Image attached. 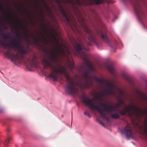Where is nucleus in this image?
Here are the masks:
<instances>
[{
  "instance_id": "nucleus-1",
  "label": "nucleus",
  "mask_w": 147,
  "mask_h": 147,
  "mask_svg": "<svg viewBox=\"0 0 147 147\" xmlns=\"http://www.w3.org/2000/svg\"><path fill=\"white\" fill-rule=\"evenodd\" d=\"M54 34L51 32L52 38L56 43L55 49L54 52L50 51V54L47 57L42 60V63L45 68H49L51 71L49 74L48 77L52 78L54 81L57 80L59 78V74H63L66 79L67 84L65 86V91L66 93L70 94L77 93L80 87L82 89L84 88H89L93 85L91 79L92 77L91 73L94 71V69L92 65L88 60L89 54L85 52L88 51L89 49L87 46L88 45H92V42L98 45L96 41V38L92 32H85L86 36L88 37L90 42H87L84 37L79 39L77 40L74 39V45L76 51L80 54L81 58L84 61L87 66L83 71V79L84 81L82 84L78 82L74 81L73 78H71L69 74L67 72L66 67L56 62L57 56L60 55L62 57H67L70 54V52L68 48L64 44H60L59 40L58 39L59 35L57 32H53Z\"/></svg>"
},
{
  "instance_id": "nucleus-2",
  "label": "nucleus",
  "mask_w": 147,
  "mask_h": 147,
  "mask_svg": "<svg viewBox=\"0 0 147 147\" xmlns=\"http://www.w3.org/2000/svg\"><path fill=\"white\" fill-rule=\"evenodd\" d=\"M0 37V46L4 49H8L5 51L4 54L7 56L11 57L12 60L16 61L20 59H23L24 55L30 51L28 47H24L20 44L19 40L15 38L7 42L9 38V34L3 33Z\"/></svg>"
},
{
  "instance_id": "nucleus-3",
  "label": "nucleus",
  "mask_w": 147,
  "mask_h": 147,
  "mask_svg": "<svg viewBox=\"0 0 147 147\" xmlns=\"http://www.w3.org/2000/svg\"><path fill=\"white\" fill-rule=\"evenodd\" d=\"M82 102L86 106L89 107L92 110L97 111L103 118L108 121L109 117L107 116L105 112L112 113L115 110L114 107L111 106L100 103L99 106L97 105V102H92V100L84 95L82 96Z\"/></svg>"
},
{
  "instance_id": "nucleus-4",
  "label": "nucleus",
  "mask_w": 147,
  "mask_h": 147,
  "mask_svg": "<svg viewBox=\"0 0 147 147\" xmlns=\"http://www.w3.org/2000/svg\"><path fill=\"white\" fill-rule=\"evenodd\" d=\"M144 98L147 100V96H144ZM119 113L122 115H125L127 113L130 116H132L135 113L138 116H142L145 114L147 115V109L144 112L139 106L131 105L128 107H125L124 109L119 111Z\"/></svg>"
},
{
  "instance_id": "nucleus-5",
  "label": "nucleus",
  "mask_w": 147,
  "mask_h": 147,
  "mask_svg": "<svg viewBox=\"0 0 147 147\" xmlns=\"http://www.w3.org/2000/svg\"><path fill=\"white\" fill-rule=\"evenodd\" d=\"M105 86L106 88L104 91L106 95H112L117 96L116 92L114 90V89L117 91L119 98H120L121 96L124 94L123 92L120 89L115 86L112 82L107 81L105 84Z\"/></svg>"
},
{
  "instance_id": "nucleus-6",
  "label": "nucleus",
  "mask_w": 147,
  "mask_h": 147,
  "mask_svg": "<svg viewBox=\"0 0 147 147\" xmlns=\"http://www.w3.org/2000/svg\"><path fill=\"white\" fill-rule=\"evenodd\" d=\"M60 9L62 15L66 21V24L69 26L74 32H77L81 34V32L77 27V24L75 20L70 19L69 16L67 14L65 9L62 6H60Z\"/></svg>"
},
{
  "instance_id": "nucleus-7",
  "label": "nucleus",
  "mask_w": 147,
  "mask_h": 147,
  "mask_svg": "<svg viewBox=\"0 0 147 147\" xmlns=\"http://www.w3.org/2000/svg\"><path fill=\"white\" fill-rule=\"evenodd\" d=\"M133 5L138 17L140 20H141L143 18L145 17V13L141 4L140 2L136 1Z\"/></svg>"
},
{
  "instance_id": "nucleus-8",
  "label": "nucleus",
  "mask_w": 147,
  "mask_h": 147,
  "mask_svg": "<svg viewBox=\"0 0 147 147\" xmlns=\"http://www.w3.org/2000/svg\"><path fill=\"white\" fill-rule=\"evenodd\" d=\"M25 63L27 65L31 67H36L37 66V57L34 55L32 58H27L25 61Z\"/></svg>"
},
{
  "instance_id": "nucleus-9",
  "label": "nucleus",
  "mask_w": 147,
  "mask_h": 147,
  "mask_svg": "<svg viewBox=\"0 0 147 147\" xmlns=\"http://www.w3.org/2000/svg\"><path fill=\"white\" fill-rule=\"evenodd\" d=\"M121 133L125 135L127 138L131 137L132 136V132L131 127L129 125H127L124 128L121 129Z\"/></svg>"
},
{
  "instance_id": "nucleus-10",
  "label": "nucleus",
  "mask_w": 147,
  "mask_h": 147,
  "mask_svg": "<svg viewBox=\"0 0 147 147\" xmlns=\"http://www.w3.org/2000/svg\"><path fill=\"white\" fill-rule=\"evenodd\" d=\"M98 34L100 36L102 39L107 43L109 46L111 47V46L110 44V41L109 40L106 34V32H103L102 30H100L97 31Z\"/></svg>"
},
{
  "instance_id": "nucleus-11",
  "label": "nucleus",
  "mask_w": 147,
  "mask_h": 147,
  "mask_svg": "<svg viewBox=\"0 0 147 147\" xmlns=\"http://www.w3.org/2000/svg\"><path fill=\"white\" fill-rule=\"evenodd\" d=\"M16 20L19 25L21 27L23 28L24 30L25 31L24 34L27 37H28L29 35V32L28 29L26 27L24 26L22 22L18 19V18H16Z\"/></svg>"
},
{
  "instance_id": "nucleus-12",
  "label": "nucleus",
  "mask_w": 147,
  "mask_h": 147,
  "mask_svg": "<svg viewBox=\"0 0 147 147\" xmlns=\"http://www.w3.org/2000/svg\"><path fill=\"white\" fill-rule=\"evenodd\" d=\"M122 76L123 78L127 82L129 83H132V81L129 76L127 74L125 73H123L122 74Z\"/></svg>"
},
{
  "instance_id": "nucleus-13",
  "label": "nucleus",
  "mask_w": 147,
  "mask_h": 147,
  "mask_svg": "<svg viewBox=\"0 0 147 147\" xmlns=\"http://www.w3.org/2000/svg\"><path fill=\"white\" fill-rule=\"evenodd\" d=\"M90 4L92 5L93 4H99L102 3L104 0H90Z\"/></svg>"
},
{
  "instance_id": "nucleus-14",
  "label": "nucleus",
  "mask_w": 147,
  "mask_h": 147,
  "mask_svg": "<svg viewBox=\"0 0 147 147\" xmlns=\"http://www.w3.org/2000/svg\"><path fill=\"white\" fill-rule=\"evenodd\" d=\"M107 68L112 75H115V70L112 65H107Z\"/></svg>"
},
{
  "instance_id": "nucleus-15",
  "label": "nucleus",
  "mask_w": 147,
  "mask_h": 147,
  "mask_svg": "<svg viewBox=\"0 0 147 147\" xmlns=\"http://www.w3.org/2000/svg\"><path fill=\"white\" fill-rule=\"evenodd\" d=\"M123 101L121 100H120L119 101V102L118 103H116L115 104V107H113L115 108V110L114 111H117V109H118L119 107L120 106L121 104H123Z\"/></svg>"
},
{
  "instance_id": "nucleus-16",
  "label": "nucleus",
  "mask_w": 147,
  "mask_h": 147,
  "mask_svg": "<svg viewBox=\"0 0 147 147\" xmlns=\"http://www.w3.org/2000/svg\"><path fill=\"white\" fill-rule=\"evenodd\" d=\"M92 77L96 81L101 83L103 84L104 82L103 79L101 78H98L95 76H94Z\"/></svg>"
},
{
  "instance_id": "nucleus-17",
  "label": "nucleus",
  "mask_w": 147,
  "mask_h": 147,
  "mask_svg": "<svg viewBox=\"0 0 147 147\" xmlns=\"http://www.w3.org/2000/svg\"><path fill=\"white\" fill-rule=\"evenodd\" d=\"M104 96V94L102 93H96L95 95V97L97 99H101L102 96Z\"/></svg>"
},
{
  "instance_id": "nucleus-18",
  "label": "nucleus",
  "mask_w": 147,
  "mask_h": 147,
  "mask_svg": "<svg viewBox=\"0 0 147 147\" xmlns=\"http://www.w3.org/2000/svg\"><path fill=\"white\" fill-rule=\"evenodd\" d=\"M111 116L112 118L115 119H117L119 117V115L116 112L111 114Z\"/></svg>"
},
{
  "instance_id": "nucleus-19",
  "label": "nucleus",
  "mask_w": 147,
  "mask_h": 147,
  "mask_svg": "<svg viewBox=\"0 0 147 147\" xmlns=\"http://www.w3.org/2000/svg\"><path fill=\"white\" fill-rule=\"evenodd\" d=\"M31 37L33 38L35 44L38 45V40L36 38L33 34H32Z\"/></svg>"
},
{
  "instance_id": "nucleus-20",
  "label": "nucleus",
  "mask_w": 147,
  "mask_h": 147,
  "mask_svg": "<svg viewBox=\"0 0 147 147\" xmlns=\"http://www.w3.org/2000/svg\"><path fill=\"white\" fill-rule=\"evenodd\" d=\"M69 67L71 70H72L74 67V63L73 62L69 61Z\"/></svg>"
},
{
  "instance_id": "nucleus-21",
  "label": "nucleus",
  "mask_w": 147,
  "mask_h": 147,
  "mask_svg": "<svg viewBox=\"0 0 147 147\" xmlns=\"http://www.w3.org/2000/svg\"><path fill=\"white\" fill-rule=\"evenodd\" d=\"M42 27L43 29V31L44 32L47 34V35H48V32L46 28H47V26L45 25H44L43 24L42 25Z\"/></svg>"
},
{
  "instance_id": "nucleus-22",
  "label": "nucleus",
  "mask_w": 147,
  "mask_h": 147,
  "mask_svg": "<svg viewBox=\"0 0 147 147\" xmlns=\"http://www.w3.org/2000/svg\"><path fill=\"white\" fill-rule=\"evenodd\" d=\"M14 26L16 28V30L17 31V37H18V38H19V39H20L21 38V37H20V34H19V29H18V27H17V26L16 24H14Z\"/></svg>"
},
{
  "instance_id": "nucleus-23",
  "label": "nucleus",
  "mask_w": 147,
  "mask_h": 147,
  "mask_svg": "<svg viewBox=\"0 0 147 147\" xmlns=\"http://www.w3.org/2000/svg\"><path fill=\"white\" fill-rule=\"evenodd\" d=\"M12 16V15L11 14H10L9 15V16L8 17H7V18H2V19L3 20H4L7 21V22H10L9 21L10 19H12L11 17Z\"/></svg>"
},
{
  "instance_id": "nucleus-24",
  "label": "nucleus",
  "mask_w": 147,
  "mask_h": 147,
  "mask_svg": "<svg viewBox=\"0 0 147 147\" xmlns=\"http://www.w3.org/2000/svg\"><path fill=\"white\" fill-rule=\"evenodd\" d=\"M12 140V138L11 136H9L5 140V144L6 146L8 144L9 142Z\"/></svg>"
},
{
  "instance_id": "nucleus-25",
  "label": "nucleus",
  "mask_w": 147,
  "mask_h": 147,
  "mask_svg": "<svg viewBox=\"0 0 147 147\" xmlns=\"http://www.w3.org/2000/svg\"><path fill=\"white\" fill-rule=\"evenodd\" d=\"M41 35H42V40L44 41H47V38L45 36L44 34L42 32L41 33Z\"/></svg>"
},
{
  "instance_id": "nucleus-26",
  "label": "nucleus",
  "mask_w": 147,
  "mask_h": 147,
  "mask_svg": "<svg viewBox=\"0 0 147 147\" xmlns=\"http://www.w3.org/2000/svg\"><path fill=\"white\" fill-rule=\"evenodd\" d=\"M144 131L147 136V123H146L144 129Z\"/></svg>"
},
{
  "instance_id": "nucleus-27",
  "label": "nucleus",
  "mask_w": 147,
  "mask_h": 147,
  "mask_svg": "<svg viewBox=\"0 0 147 147\" xmlns=\"http://www.w3.org/2000/svg\"><path fill=\"white\" fill-rule=\"evenodd\" d=\"M96 21H97V22H98V23L99 24H101V25L102 26L104 25V24H103V23H102L101 20H100V19L98 17V20H97L96 19Z\"/></svg>"
},
{
  "instance_id": "nucleus-28",
  "label": "nucleus",
  "mask_w": 147,
  "mask_h": 147,
  "mask_svg": "<svg viewBox=\"0 0 147 147\" xmlns=\"http://www.w3.org/2000/svg\"><path fill=\"white\" fill-rule=\"evenodd\" d=\"M84 114L85 115H87L88 117H91V116L90 115V114L89 112L87 111H86L84 112Z\"/></svg>"
},
{
  "instance_id": "nucleus-29",
  "label": "nucleus",
  "mask_w": 147,
  "mask_h": 147,
  "mask_svg": "<svg viewBox=\"0 0 147 147\" xmlns=\"http://www.w3.org/2000/svg\"><path fill=\"white\" fill-rule=\"evenodd\" d=\"M97 121L98 122V123L101 124L102 126H103L104 127L105 126V125L99 119H97Z\"/></svg>"
},
{
  "instance_id": "nucleus-30",
  "label": "nucleus",
  "mask_w": 147,
  "mask_h": 147,
  "mask_svg": "<svg viewBox=\"0 0 147 147\" xmlns=\"http://www.w3.org/2000/svg\"><path fill=\"white\" fill-rule=\"evenodd\" d=\"M77 2L80 6L82 5V3L79 0H78Z\"/></svg>"
},
{
  "instance_id": "nucleus-31",
  "label": "nucleus",
  "mask_w": 147,
  "mask_h": 147,
  "mask_svg": "<svg viewBox=\"0 0 147 147\" xmlns=\"http://www.w3.org/2000/svg\"><path fill=\"white\" fill-rule=\"evenodd\" d=\"M22 6L23 7L24 9L25 10V11H26V13L27 14H28V12H27V10H26L25 8L24 7V5H22Z\"/></svg>"
},
{
  "instance_id": "nucleus-32",
  "label": "nucleus",
  "mask_w": 147,
  "mask_h": 147,
  "mask_svg": "<svg viewBox=\"0 0 147 147\" xmlns=\"http://www.w3.org/2000/svg\"><path fill=\"white\" fill-rule=\"evenodd\" d=\"M3 111V109H0V112L2 113V112Z\"/></svg>"
},
{
  "instance_id": "nucleus-33",
  "label": "nucleus",
  "mask_w": 147,
  "mask_h": 147,
  "mask_svg": "<svg viewBox=\"0 0 147 147\" xmlns=\"http://www.w3.org/2000/svg\"><path fill=\"white\" fill-rule=\"evenodd\" d=\"M7 131H8V132H9L10 131V129L9 128H8L7 129Z\"/></svg>"
},
{
  "instance_id": "nucleus-34",
  "label": "nucleus",
  "mask_w": 147,
  "mask_h": 147,
  "mask_svg": "<svg viewBox=\"0 0 147 147\" xmlns=\"http://www.w3.org/2000/svg\"><path fill=\"white\" fill-rule=\"evenodd\" d=\"M38 38L39 40H41V37L40 36H38Z\"/></svg>"
},
{
  "instance_id": "nucleus-35",
  "label": "nucleus",
  "mask_w": 147,
  "mask_h": 147,
  "mask_svg": "<svg viewBox=\"0 0 147 147\" xmlns=\"http://www.w3.org/2000/svg\"><path fill=\"white\" fill-rule=\"evenodd\" d=\"M43 2L44 3V4H45V5L47 6V5L45 3V2L44 1V0H43Z\"/></svg>"
},
{
  "instance_id": "nucleus-36",
  "label": "nucleus",
  "mask_w": 147,
  "mask_h": 147,
  "mask_svg": "<svg viewBox=\"0 0 147 147\" xmlns=\"http://www.w3.org/2000/svg\"><path fill=\"white\" fill-rule=\"evenodd\" d=\"M4 28H5V29H6V27L5 26H4Z\"/></svg>"
},
{
  "instance_id": "nucleus-37",
  "label": "nucleus",
  "mask_w": 147,
  "mask_h": 147,
  "mask_svg": "<svg viewBox=\"0 0 147 147\" xmlns=\"http://www.w3.org/2000/svg\"><path fill=\"white\" fill-rule=\"evenodd\" d=\"M41 12H42V14L43 15V12L42 10H41Z\"/></svg>"
},
{
  "instance_id": "nucleus-38",
  "label": "nucleus",
  "mask_w": 147,
  "mask_h": 147,
  "mask_svg": "<svg viewBox=\"0 0 147 147\" xmlns=\"http://www.w3.org/2000/svg\"><path fill=\"white\" fill-rule=\"evenodd\" d=\"M2 23V22L0 20V24H1Z\"/></svg>"
},
{
  "instance_id": "nucleus-39",
  "label": "nucleus",
  "mask_w": 147,
  "mask_h": 147,
  "mask_svg": "<svg viewBox=\"0 0 147 147\" xmlns=\"http://www.w3.org/2000/svg\"><path fill=\"white\" fill-rule=\"evenodd\" d=\"M32 23H34L33 21L32 20Z\"/></svg>"
},
{
  "instance_id": "nucleus-40",
  "label": "nucleus",
  "mask_w": 147,
  "mask_h": 147,
  "mask_svg": "<svg viewBox=\"0 0 147 147\" xmlns=\"http://www.w3.org/2000/svg\"><path fill=\"white\" fill-rule=\"evenodd\" d=\"M72 18H73V19H74L73 17H72Z\"/></svg>"
},
{
  "instance_id": "nucleus-41",
  "label": "nucleus",
  "mask_w": 147,
  "mask_h": 147,
  "mask_svg": "<svg viewBox=\"0 0 147 147\" xmlns=\"http://www.w3.org/2000/svg\"><path fill=\"white\" fill-rule=\"evenodd\" d=\"M1 29V27H0V29Z\"/></svg>"
}]
</instances>
